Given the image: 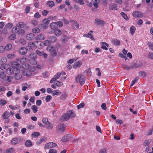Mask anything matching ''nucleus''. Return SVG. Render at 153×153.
<instances>
[{"mask_svg":"<svg viewBox=\"0 0 153 153\" xmlns=\"http://www.w3.org/2000/svg\"><path fill=\"white\" fill-rule=\"evenodd\" d=\"M31 109L34 113H36L38 111V107L36 105H33L31 106Z\"/></svg>","mask_w":153,"mask_h":153,"instance_id":"31","label":"nucleus"},{"mask_svg":"<svg viewBox=\"0 0 153 153\" xmlns=\"http://www.w3.org/2000/svg\"><path fill=\"white\" fill-rule=\"evenodd\" d=\"M51 28L54 30L57 29L58 27V25L57 23L55 22H53L50 25Z\"/></svg>","mask_w":153,"mask_h":153,"instance_id":"13","label":"nucleus"},{"mask_svg":"<svg viewBox=\"0 0 153 153\" xmlns=\"http://www.w3.org/2000/svg\"><path fill=\"white\" fill-rule=\"evenodd\" d=\"M30 56L32 59H35L37 58V56L36 53H31L30 55Z\"/></svg>","mask_w":153,"mask_h":153,"instance_id":"45","label":"nucleus"},{"mask_svg":"<svg viewBox=\"0 0 153 153\" xmlns=\"http://www.w3.org/2000/svg\"><path fill=\"white\" fill-rule=\"evenodd\" d=\"M46 5L49 7H52L55 5V4L53 1H49L46 3Z\"/></svg>","mask_w":153,"mask_h":153,"instance_id":"33","label":"nucleus"},{"mask_svg":"<svg viewBox=\"0 0 153 153\" xmlns=\"http://www.w3.org/2000/svg\"><path fill=\"white\" fill-rule=\"evenodd\" d=\"M7 61V59L6 57H3L1 58V62L2 64H4Z\"/></svg>","mask_w":153,"mask_h":153,"instance_id":"54","label":"nucleus"},{"mask_svg":"<svg viewBox=\"0 0 153 153\" xmlns=\"http://www.w3.org/2000/svg\"><path fill=\"white\" fill-rule=\"evenodd\" d=\"M85 73L89 74L90 75H91L92 74V73L91 71V69L90 68H89L86 70L85 72Z\"/></svg>","mask_w":153,"mask_h":153,"instance_id":"55","label":"nucleus"},{"mask_svg":"<svg viewBox=\"0 0 153 153\" xmlns=\"http://www.w3.org/2000/svg\"><path fill=\"white\" fill-rule=\"evenodd\" d=\"M82 65V62L80 61H78L74 63L73 65V67L75 68H77L81 67Z\"/></svg>","mask_w":153,"mask_h":153,"instance_id":"15","label":"nucleus"},{"mask_svg":"<svg viewBox=\"0 0 153 153\" xmlns=\"http://www.w3.org/2000/svg\"><path fill=\"white\" fill-rule=\"evenodd\" d=\"M40 30L38 28L35 27L33 29L32 32L33 33H36L40 32Z\"/></svg>","mask_w":153,"mask_h":153,"instance_id":"46","label":"nucleus"},{"mask_svg":"<svg viewBox=\"0 0 153 153\" xmlns=\"http://www.w3.org/2000/svg\"><path fill=\"white\" fill-rule=\"evenodd\" d=\"M13 77L11 76H7V81L9 82H12Z\"/></svg>","mask_w":153,"mask_h":153,"instance_id":"47","label":"nucleus"},{"mask_svg":"<svg viewBox=\"0 0 153 153\" xmlns=\"http://www.w3.org/2000/svg\"><path fill=\"white\" fill-rule=\"evenodd\" d=\"M46 36L44 34H40L36 36L35 39L37 40H44Z\"/></svg>","mask_w":153,"mask_h":153,"instance_id":"9","label":"nucleus"},{"mask_svg":"<svg viewBox=\"0 0 153 153\" xmlns=\"http://www.w3.org/2000/svg\"><path fill=\"white\" fill-rule=\"evenodd\" d=\"M17 26L19 28H22L24 26V23L22 22H20L17 25Z\"/></svg>","mask_w":153,"mask_h":153,"instance_id":"38","label":"nucleus"},{"mask_svg":"<svg viewBox=\"0 0 153 153\" xmlns=\"http://www.w3.org/2000/svg\"><path fill=\"white\" fill-rule=\"evenodd\" d=\"M19 29V28L17 26L13 28L12 31L14 33H18Z\"/></svg>","mask_w":153,"mask_h":153,"instance_id":"35","label":"nucleus"},{"mask_svg":"<svg viewBox=\"0 0 153 153\" xmlns=\"http://www.w3.org/2000/svg\"><path fill=\"white\" fill-rule=\"evenodd\" d=\"M25 146L27 147H30L32 145V141L29 140H27L25 142Z\"/></svg>","mask_w":153,"mask_h":153,"instance_id":"25","label":"nucleus"},{"mask_svg":"<svg viewBox=\"0 0 153 153\" xmlns=\"http://www.w3.org/2000/svg\"><path fill=\"white\" fill-rule=\"evenodd\" d=\"M137 79L138 78H136L134 79L132 81L130 85V87H131L133 85L136 83Z\"/></svg>","mask_w":153,"mask_h":153,"instance_id":"58","label":"nucleus"},{"mask_svg":"<svg viewBox=\"0 0 153 153\" xmlns=\"http://www.w3.org/2000/svg\"><path fill=\"white\" fill-rule=\"evenodd\" d=\"M55 83L56 86L59 87L63 85V84L62 82H59L58 81H56L55 82Z\"/></svg>","mask_w":153,"mask_h":153,"instance_id":"53","label":"nucleus"},{"mask_svg":"<svg viewBox=\"0 0 153 153\" xmlns=\"http://www.w3.org/2000/svg\"><path fill=\"white\" fill-rule=\"evenodd\" d=\"M43 22L45 24L48 25L49 24L50 20L47 19H44Z\"/></svg>","mask_w":153,"mask_h":153,"instance_id":"64","label":"nucleus"},{"mask_svg":"<svg viewBox=\"0 0 153 153\" xmlns=\"http://www.w3.org/2000/svg\"><path fill=\"white\" fill-rule=\"evenodd\" d=\"M122 16L126 20H128V19L126 14L124 12H122L120 13Z\"/></svg>","mask_w":153,"mask_h":153,"instance_id":"49","label":"nucleus"},{"mask_svg":"<svg viewBox=\"0 0 153 153\" xmlns=\"http://www.w3.org/2000/svg\"><path fill=\"white\" fill-rule=\"evenodd\" d=\"M85 76L84 74H79L75 77L76 82L79 83L81 85H82L85 83Z\"/></svg>","mask_w":153,"mask_h":153,"instance_id":"2","label":"nucleus"},{"mask_svg":"<svg viewBox=\"0 0 153 153\" xmlns=\"http://www.w3.org/2000/svg\"><path fill=\"white\" fill-rule=\"evenodd\" d=\"M26 38L28 40H32L34 39V34L33 33H29L26 36Z\"/></svg>","mask_w":153,"mask_h":153,"instance_id":"16","label":"nucleus"},{"mask_svg":"<svg viewBox=\"0 0 153 153\" xmlns=\"http://www.w3.org/2000/svg\"><path fill=\"white\" fill-rule=\"evenodd\" d=\"M133 16L135 18H140L142 16V14L140 11H135L132 13Z\"/></svg>","mask_w":153,"mask_h":153,"instance_id":"11","label":"nucleus"},{"mask_svg":"<svg viewBox=\"0 0 153 153\" xmlns=\"http://www.w3.org/2000/svg\"><path fill=\"white\" fill-rule=\"evenodd\" d=\"M12 48V45L11 44H9L7 45L5 48L6 51H9Z\"/></svg>","mask_w":153,"mask_h":153,"instance_id":"36","label":"nucleus"},{"mask_svg":"<svg viewBox=\"0 0 153 153\" xmlns=\"http://www.w3.org/2000/svg\"><path fill=\"white\" fill-rule=\"evenodd\" d=\"M11 65L13 69L14 68H19L20 67V64L16 62H13L11 64Z\"/></svg>","mask_w":153,"mask_h":153,"instance_id":"20","label":"nucleus"},{"mask_svg":"<svg viewBox=\"0 0 153 153\" xmlns=\"http://www.w3.org/2000/svg\"><path fill=\"white\" fill-rule=\"evenodd\" d=\"M13 26V25L11 23H8L5 25V27L6 29L7 28L10 29Z\"/></svg>","mask_w":153,"mask_h":153,"instance_id":"52","label":"nucleus"},{"mask_svg":"<svg viewBox=\"0 0 153 153\" xmlns=\"http://www.w3.org/2000/svg\"><path fill=\"white\" fill-rule=\"evenodd\" d=\"M46 140V139L44 138H41L39 140L36 142V144L37 145L40 144Z\"/></svg>","mask_w":153,"mask_h":153,"instance_id":"42","label":"nucleus"},{"mask_svg":"<svg viewBox=\"0 0 153 153\" xmlns=\"http://www.w3.org/2000/svg\"><path fill=\"white\" fill-rule=\"evenodd\" d=\"M31 23L34 26H36L38 24V22L36 20H33L31 21Z\"/></svg>","mask_w":153,"mask_h":153,"instance_id":"59","label":"nucleus"},{"mask_svg":"<svg viewBox=\"0 0 153 153\" xmlns=\"http://www.w3.org/2000/svg\"><path fill=\"white\" fill-rule=\"evenodd\" d=\"M30 62L31 64L33 65H36L37 64V62L35 59H33L32 60H30Z\"/></svg>","mask_w":153,"mask_h":153,"instance_id":"57","label":"nucleus"},{"mask_svg":"<svg viewBox=\"0 0 153 153\" xmlns=\"http://www.w3.org/2000/svg\"><path fill=\"white\" fill-rule=\"evenodd\" d=\"M45 126H47V128L48 129H51L53 128V126L51 123L50 122H48V123H47L45 125Z\"/></svg>","mask_w":153,"mask_h":153,"instance_id":"40","label":"nucleus"},{"mask_svg":"<svg viewBox=\"0 0 153 153\" xmlns=\"http://www.w3.org/2000/svg\"><path fill=\"white\" fill-rule=\"evenodd\" d=\"M100 44L102 45L101 48L107 50L108 48L107 47H109L108 44L105 42H101Z\"/></svg>","mask_w":153,"mask_h":153,"instance_id":"21","label":"nucleus"},{"mask_svg":"<svg viewBox=\"0 0 153 153\" xmlns=\"http://www.w3.org/2000/svg\"><path fill=\"white\" fill-rule=\"evenodd\" d=\"M28 59L26 58H22L20 59V62L22 64H24L26 62H27Z\"/></svg>","mask_w":153,"mask_h":153,"instance_id":"44","label":"nucleus"},{"mask_svg":"<svg viewBox=\"0 0 153 153\" xmlns=\"http://www.w3.org/2000/svg\"><path fill=\"white\" fill-rule=\"evenodd\" d=\"M62 73H57L53 77V78L51 80L50 83H52L53 82L56 80L58 79L59 78L61 75Z\"/></svg>","mask_w":153,"mask_h":153,"instance_id":"10","label":"nucleus"},{"mask_svg":"<svg viewBox=\"0 0 153 153\" xmlns=\"http://www.w3.org/2000/svg\"><path fill=\"white\" fill-rule=\"evenodd\" d=\"M112 43L114 45L117 46L120 45V42L117 39H114L112 41Z\"/></svg>","mask_w":153,"mask_h":153,"instance_id":"23","label":"nucleus"},{"mask_svg":"<svg viewBox=\"0 0 153 153\" xmlns=\"http://www.w3.org/2000/svg\"><path fill=\"white\" fill-rule=\"evenodd\" d=\"M22 77V75L21 73H19L18 74H15L14 77L16 80H18L21 79Z\"/></svg>","mask_w":153,"mask_h":153,"instance_id":"27","label":"nucleus"},{"mask_svg":"<svg viewBox=\"0 0 153 153\" xmlns=\"http://www.w3.org/2000/svg\"><path fill=\"white\" fill-rule=\"evenodd\" d=\"M55 48L53 46H51L50 47H48L47 48V50H48L50 52H52L53 51V50Z\"/></svg>","mask_w":153,"mask_h":153,"instance_id":"63","label":"nucleus"},{"mask_svg":"<svg viewBox=\"0 0 153 153\" xmlns=\"http://www.w3.org/2000/svg\"><path fill=\"white\" fill-rule=\"evenodd\" d=\"M58 131L60 133L63 132L65 129V126L63 124H60L57 127Z\"/></svg>","mask_w":153,"mask_h":153,"instance_id":"5","label":"nucleus"},{"mask_svg":"<svg viewBox=\"0 0 153 153\" xmlns=\"http://www.w3.org/2000/svg\"><path fill=\"white\" fill-rule=\"evenodd\" d=\"M61 94V92L58 90H54L52 92V94L53 96L55 95H59Z\"/></svg>","mask_w":153,"mask_h":153,"instance_id":"34","label":"nucleus"},{"mask_svg":"<svg viewBox=\"0 0 153 153\" xmlns=\"http://www.w3.org/2000/svg\"><path fill=\"white\" fill-rule=\"evenodd\" d=\"M27 52V49L24 47L21 48L19 50V52L22 55H25Z\"/></svg>","mask_w":153,"mask_h":153,"instance_id":"19","label":"nucleus"},{"mask_svg":"<svg viewBox=\"0 0 153 153\" xmlns=\"http://www.w3.org/2000/svg\"><path fill=\"white\" fill-rule=\"evenodd\" d=\"M15 55L14 54H9L7 55V57L10 59H12L15 57Z\"/></svg>","mask_w":153,"mask_h":153,"instance_id":"48","label":"nucleus"},{"mask_svg":"<svg viewBox=\"0 0 153 153\" xmlns=\"http://www.w3.org/2000/svg\"><path fill=\"white\" fill-rule=\"evenodd\" d=\"M19 73H20V72L19 68H14L13 69V73L14 75L18 74Z\"/></svg>","mask_w":153,"mask_h":153,"instance_id":"37","label":"nucleus"},{"mask_svg":"<svg viewBox=\"0 0 153 153\" xmlns=\"http://www.w3.org/2000/svg\"><path fill=\"white\" fill-rule=\"evenodd\" d=\"M43 44L45 45L46 46H49L50 45V43L49 40H46L45 41H44Z\"/></svg>","mask_w":153,"mask_h":153,"instance_id":"50","label":"nucleus"},{"mask_svg":"<svg viewBox=\"0 0 153 153\" xmlns=\"http://www.w3.org/2000/svg\"><path fill=\"white\" fill-rule=\"evenodd\" d=\"M94 23L97 25H103L104 24V22L100 19H96Z\"/></svg>","mask_w":153,"mask_h":153,"instance_id":"12","label":"nucleus"},{"mask_svg":"<svg viewBox=\"0 0 153 153\" xmlns=\"http://www.w3.org/2000/svg\"><path fill=\"white\" fill-rule=\"evenodd\" d=\"M74 1L76 2L79 3L81 5H83L85 4L83 0H74Z\"/></svg>","mask_w":153,"mask_h":153,"instance_id":"60","label":"nucleus"},{"mask_svg":"<svg viewBox=\"0 0 153 153\" xmlns=\"http://www.w3.org/2000/svg\"><path fill=\"white\" fill-rule=\"evenodd\" d=\"M57 146V144L55 143L50 142L45 145V149H49L50 148L53 147Z\"/></svg>","mask_w":153,"mask_h":153,"instance_id":"6","label":"nucleus"},{"mask_svg":"<svg viewBox=\"0 0 153 153\" xmlns=\"http://www.w3.org/2000/svg\"><path fill=\"white\" fill-rule=\"evenodd\" d=\"M54 33L55 35L57 36H59L62 34V31L59 29H56L54 30Z\"/></svg>","mask_w":153,"mask_h":153,"instance_id":"24","label":"nucleus"},{"mask_svg":"<svg viewBox=\"0 0 153 153\" xmlns=\"http://www.w3.org/2000/svg\"><path fill=\"white\" fill-rule=\"evenodd\" d=\"M75 117L74 112L73 111L69 110L61 117L60 120L62 121H66L71 117Z\"/></svg>","mask_w":153,"mask_h":153,"instance_id":"1","label":"nucleus"},{"mask_svg":"<svg viewBox=\"0 0 153 153\" xmlns=\"http://www.w3.org/2000/svg\"><path fill=\"white\" fill-rule=\"evenodd\" d=\"M40 134L39 132H33L32 134V136L33 137H36L39 136Z\"/></svg>","mask_w":153,"mask_h":153,"instance_id":"51","label":"nucleus"},{"mask_svg":"<svg viewBox=\"0 0 153 153\" xmlns=\"http://www.w3.org/2000/svg\"><path fill=\"white\" fill-rule=\"evenodd\" d=\"M73 137L72 135L69 134H67L62 138V141L63 142H65L70 140Z\"/></svg>","mask_w":153,"mask_h":153,"instance_id":"4","label":"nucleus"},{"mask_svg":"<svg viewBox=\"0 0 153 153\" xmlns=\"http://www.w3.org/2000/svg\"><path fill=\"white\" fill-rule=\"evenodd\" d=\"M70 22L72 23V26L74 29H77L79 27V25L77 22L75 20H71L70 21Z\"/></svg>","mask_w":153,"mask_h":153,"instance_id":"7","label":"nucleus"},{"mask_svg":"<svg viewBox=\"0 0 153 153\" xmlns=\"http://www.w3.org/2000/svg\"><path fill=\"white\" fill-rule=\"evenodd\" d=\"M139 74L140 76H141L143 77H144L146 76V74L145 72L142 71L139 72Z\"/></svg>","mask_w":153,"mask_h":153,"instance_id":"56","label":"nucleus"},{"mask_svg":"<svg viewBox=\"0 0 153 153\" xmlns=\"http://www.w3.org/2000/svg\"><path fill=\"white\" fill-rule=\"evenodd\" d=\"M7 29L4 27L2 30H0V35L2 34H7Z\"/></svg>","mask_w":153,"mask_h":153,"instance_id":"32","label":"nucleus"},{"mask_svg":"<svg viewBox=\"0 0 153 153\" xmlns=\"http://www.w3.org/2000/svg\"><path fill=\"white\" fill-rule=\"evenodd\" d=\"M142 65V63L141 62H139L138 63L132 62L130 64V65L131 66L132 69L140 67H141Z\"/></svg>","mask_w":153,"mask_h":153,"instance_id":"8","label":"nucleus"},{"mask_svg":"<svg viewBox=\"0 0 153 153\" xmlns=\"http://www.w3.org/2000/svg\"><path fill=\"white\" fill-rule=\"evenodd\" d=\"M151 141L150 140H147L145 141L144 143V145L145 146H148L149 144L150 143Z\"/></svg>","mask_w":153,"mask_h":153,"instance_id":"61","label":"nucleus"},{"mask_svg":"<svg viewBox=\"0 0 153 153\" xmlns=\"http://www.w3.org/2000/svg\"><path fill=\"white\" fill-rule=\"evenodd\" d=\"M50 42L53 43L55 42L57 40L55 36H50L48 38Z\"/></svg>","mask_w":153,"mask_h":153,"instance_id":"29","label":"nucleus"},{"mask_svg":"<svg viewBox=\"0 0 153 153\" xmlns=\"http://www.w3.org/2000/svg\"><path fill=\"white\" fill-rule=\"evenodd\" d=\"M16 38V35L13 34L10 35L8 37V39L9 40H13Z\"/></svg>","mask_w":153,"mask_h":153,"instance_id":"39","label":"nucleus"},{"mask_svg":"<svg viewBox=\"0 0 153 153\" xmlns=\"http://www.w3.org/2000/svg\"><path fill=\"white\" fill-rule=\"evenodd\" d=\"M52 97L50 95H48L46 97L45 100L47 102H49L52 99Z\"/></svg>","mask_w":153,"mask_h":153,"instance_id":"62","label":"nucleus"},{"mask_svg":"<svg viewBox=\"0 0 153 153\" xmlns=\"http://www.w3.org/2000/svg\"><path fill=\"white\" fill-rule=\"evenodd\" d=\"M110 8L112 10H117V5L114 4H112L109 6Z\"/></svg>","mask_w":153,"mask_h":153,"instance_id":"30","label":"nucleus"},{"mask_svg":"<svg viewBox=\"0 0 153 153\" xmlns=\"http://www.w3.org/2000/svg\"><path fill=\"white\" fill-rule=\"evenodd\" d=\"M93 32L92 30H90L89 33L87 34H85L83 36L87 38H90L92 40L94 39V37L92 35Z\"/></svg>","mask_w":153,"mask_h":153,"instance_id":"17","label":"nucleus"},{"mask_svg":"<svg viewBox=\"0 0 153 153\" xmlns=\"http://www.w3.org/2000/svg\"><path fill=\"white\" fill-rule=\"evenodd\" d=\"M23 74L24 76H30L32 74L31 72L30 71L28 70L25 69L23 72Z\"/></svg>","mask_w":153,"mask_h":153,"instance_id":"18","label":"nucleus"},{"mask_svg":"<svg viewBox=\"0 0 153 153\" xmlns=\"http://www.w3.org/2000/svg\"><path fill=\"white\" fill-rule=\"evenodd\" d=\"M19 142V139L16 138L13 139L11 141L12 143L13 144L18 143Z\"/></svg>","mask_w":153,"mask_h":153,"instance_id":"26","label":"nucleus"},{"mask_svg":"<svg viewBox=\"0 0 153 153\" xmlns=\"http://www.w3.org/2000/svg\"><path fill=\"white\" fill-rule=\"evenodd\" d=\"M13 69H12L10 68L8 69H7L6 71V73L7 74H11L13 73Z\"/></svg>","mask_w":153,"mask_h":153,"instance_id":"41","label":"nucleus"},{"mask_svg":"<svg viewBox=\"0 0 153 153\" xmlns=\"http://www.w3.org/2000/svg\"><path fill=\"white\" fill-rule=\"evenodd\" d=\"M10 116V113L7 111H5L2 115V117L3 119H7Z\"/></svg>","mask_w":153,"mask_h":153,"instance_id":"14","label":"nucleus"},{"mask_svg":"<svg viewBox=\"0 0 153 153\" xmlns=\"http://www.w3.org/2000/svg\"><path fill=\"white\" fill-rule=\"evenodd\" d=\"M6 76V75L4 73V71L3 69L0 68V78L1 79H3Z\"/></svg>","mask_w":153,"mask_h":153,"instance_id":"22","label":"nucleus"},{"mask_svg":"<svg viewBox=\"0 0 153 153\" xmlns=\"http://www.w3.org/2000/svg\"><path fill=\"white\" fill-rule=\"evenodd\" d=\"M14 151V149L12 148H10L7 150L4 151L3 153H11Z\"/></svg>","mask_w":153,"mask_h":153,"instance_id":"28","label":"nucleus"},{"mask_svg":"<svg viewBox=\"0 0 153 153\" xmlns=\"http://www.w3.org/2000/svg\"><path fill=\"white\" fill-rule=\"evenodd\" d=\"M136 28L134 26H131L130 28V32L131 34L133 35L135 32Z\"/></svg>","mask_w":153,"mask_h":153,"instance_id":"43","label":"nucleus"},{"mask_svg":"<svg viewBox=\"0 0 153 153\" xmlns=\"http://www.w3.org/2000/svg\"><path fill=\"white\" fill-rule=\"evenodd\" d=\"M28 47H30L29 48H27L28 49H32L33 48H34L35 47L40 48H41V46L42 45V42H40L36 41L35 42H30L28 44Z\"/></svg>","mask_w":153,"mask_h":153,"instance_id":"3","label":"nucleus"}]
</instances>
